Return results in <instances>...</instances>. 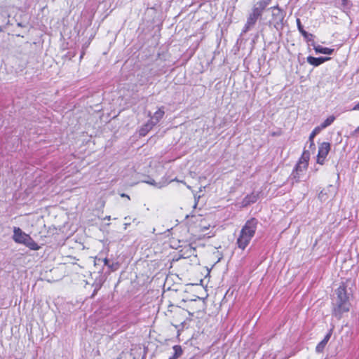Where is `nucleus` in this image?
<instances>
[{"label": "nucleus", "instance_id": "nucleus-7", "mask_svg": "<svg viewBox=\"0 0 359 359\" xmlns=\"http://www.w3.org/2000/svg\"><path fill=\"white\" fill-rule=\"evenodd\" d=\"M28 235L19 227L13 228V239L17 243L22 244Z\"/></svg>", "mask_w": 359, "mask_h": 359}, {"label": "nucleus", "instance_id": "nucleus-1", "mask_svg": "<svg viewBox=\"0 0 359 359\" xmlns=\"http://www.w3.org/2000/svg\"><path fill=\"white\" fill-rule=\"evenodd\" d=\"M336 297L333 299V315L340 318L342 314L348 312L350 309L351 304L347 294L346 287L344 285H340L335 290Z\"/></svg>", "mask_w": 359, "mask_h": 359}, {"label": "nucleus", "instance_id": "nucleus-19", "mask_svg": "<svg viewBox=\"0 0 359 359\" xmlns=\"http://www.w3.org/2000/svg\"><path fill=\"white\" fill-rule=\"evenodd\" d=\"M172 348L174 350V354L172 356L175 359H177L179 357H180L182 355L183 351H182L181 346L175 345L172 347Z\"/></svg>", "mask_w": 359, "mask_h": 359}, {"label": "nucleus", "instance_id": "nucleus-24", "mask_svg": "<svg viewBox=\"0 0 359 359\" xmlns=\"http://www.w3.org/2000/svg\"><path fill=\"white\" fill-rule=\"evenodd\" d=\"M359 133V126L353 131V135L357 136V134Z\"/></svg>", "mask_w": 359, "mask_h": 359}, {"label": "nucleus", "instance_id": "nucleus-17", "mask_svg": "<svg viewBox=\"0 0 359 359\" xmlns=\"http://www.w3.org/2000/svg\"><path fill=\"white\" fill-rule=\"evenodd\" d=\"M322 130V129L320 128V127L318 126L317 127H316L311 132V133L309 135V142H310V144H311V146H314V142H313V139L314 137L318 134L320 133V132Z\"/></svg>", "mask_w": 359, "mask_h": 359}, {"label": "nucleus", "instance_id": "nucleus-29", "mask_svg": "<svg viewBox=\"0 0 359 359\" xmlns=\"http://www.w3.org/2000/svg\"><path fill=\"white\" fill-rule=\"evenodd\" d=\"M197 205V201L195 202L194 207H196Z\"/></svg>", "mask_w": 359, "mask_h": 359}, {"label": "nucleus", "instance_id": "nucleus-13", "mask_svg": "<svg viewBox=\"0 0 359 359\" xmlns=\"http://www.w3.org/2000/svg\"><path fill=\"white\" fill-rule=\"evenodd\" d=\"M165 114V111L163 110V107L159 108L152 116H151V119L149 120L150 122L153 123L154 126H156L159 121L163 117Z\"/></svg>", "mask_w": 359, "mask_h": 359}, {"label": "nucleus", "instance_id": "nucleus-20", "mask_svg": "<svg viewBox=\"0 0 359 359\" xmlns=\"http://www.w3.org/2000/svg\"><path fill=\"white\" fill-rule=\"evenodd\" d=\"M297 28L299 31V32L305 37L306 38L308 36H309V34L307 32H306L304 29V27L302 25V23H301V21L299 18L297 19Z\"/></svg>", "mask_w": 359, "mask_h": 359}, {"label": "nucleus", "instance_id": "nucleus-22", "mask_svg": "<svg viewBox=\"0 0 359 359\" xmlns=\"http://www.w3.org/2000/svg\"><path fill=\"white\" fill-rule=\"evenodd\" d=\"M332 334V329L330 330V331L327 333V334L325 336L324 339L322 340L325 344H327L328 341L330 340L331 336Z\"/></svg>", "mask_w": 359, "mask_h": 359}, {"label": "nucleus", "instance_id": "nucleus-21", "mask_svg": "<svg viewBox=\"0 0 359 359\" xmlns=\"http://www.w3.org/2000/svg\"><path fill=\"white\" fill-rule=\"evenodd\" d=\"M327 345V344H325L324 341H321L320 342H319L316 347V351L317 353H322L325 347V346Z\"/></svg>", "mask_w": 359, "mask_h": 359}, {"label": "nucleus", "instance_id": "nucleus-10", "mask_svg": "<svg viewBox=\"0 0 359 359\" xmlns=\"http://www.w3.org/2000/svg\"><path fill=\"white\" fill-rule=\"evenodd\" d=\"M172 181H177V179L171 180V182ZM177 182H179V181L177 180ZM144 182H146L147 184H149L150 185H152L158 189H161V188L167 186L170 182V181H168L166 179L163 178L158 182H156L154 180H149L148 181H145Z\"/></svg>", "mask_w": 359, "mask_h": 359}, {"label": "nucleus", "instance_id": "nucleus-6", "mask_svg": "<svg viewBox=\"0 0 359 359\" xmlns=\"http://www.w3.org/2000/svg\"><path fill=\"white\" fill-rule=\"evenodd\" d=\"M269 1L267 0H261L257 1L252 9V12L250 13L252 15L257 16V18H260L262 15L264 10L269 5Z\"/></svg>", "mask_w": 359, "mask_h": 359}, {"label": "nucleus", "instance_id": "nucleus-23", "mask_svg": "<svg viewBox=\"0 0 359 359\" xmlns=\"http://www.w3.org/2000/svg\"><path fill=\"white\" fill-rule=\"evenodd\" d=\"M195 251H196V249L194 248H192L191 246H188V248L187 249V256L189 257V256L194 255Z\"/></svg>", "mask_w": 359, "mask_h": 359}, {"label": "nucleus", "instance_id": "nucleus-3", "mask_svg": "<svg viewBox=\"0 0 359 359\" xmlns=\"http://www.w3.org/2000/svg\"><path fill=\"white\" fill-rule=\"evenodd\" d=\"M269 10L271 11L272 15V18L269 22L270 24L273 25L276 30H281L283 27V20L285 15V12L278 6L271 7Z\"/></svg>", "mask_w": 359, "mask_h": 359}, {"label": "nucleus", "instance_id": "nucleus-12", "mask_svg": "<svg viewBox=\"0 0 359 359\" xmlns=\"http://www.w3.org/2000/svg\"><path fill=\"white\" fill-rule=\"evenodd\" d=\"M330 59V57H314L312 56H309L307 57V62H308V63H309L311 65L318 67L320 65L325 62V61L329 60Z\"/></svg>", "mask_w": 359, "mask_h": 359}, {"label": "nucleus", "instance_id": "nucleus-16", "mask_svg": "<svg viewBox=\"0 0 359 359\" xmlns=\"http://www.w3.org/2000/svg\"><path fill=\"white\" fill-rule=\"evenodd\" d=\"M154 126V123L148 121L147 123H145L140 129V135L142 136H145Z\"/></svg>", "mask_w": 359, "mask_h": 359}, {"label": "nucleus", "instance_id": "nucleus-5", "mask_svg": "<svg viewBox=\"0 0 359 359\" xmlns=\"http://www.w3.org/2000/svg\"><path fill=\"white\" fill-rule=\"evenodd\" d=\"M331 146L329 142H323L318 147V152L317 155V163L323 165L325 160L330 150Z\"/></svg>", "mask_w": 359, "mask_h": 359}, {"label": "nucleus", "instance_id": "nucleus-27", "mask_svg": "<svg viewBox=\"0 0 359 359\" xmlns=\"http://www.w3.org/2000/svg\"><path fill=\"white\" fill-rule=\"evenodd\" d=\"M121 197H126V198H127L128 199L130 200V196L126 194H121Z\"/></svg>", "mask_w": 359, "mask_h": 359}, {"label": "nucleus", "instance_id": "nucleus-25", "mask_svg": "<svg viewBox=\"0 0 359 359\" xmlns=\"http://www.w3.org/2000/svg\"><path fill=\"white\" fill-rule=\"evenodd\" d=\"M103 262L104 265L109 266L110 267V266L109 265V259L107 258H104Z\"/></svg>", "mask_w": 359, "mask_h": 359}, {"label": "nucleus", "instance_id": "nucleus-30", "mask_svg": "<svg viewBox=\"0 0 359 359\" xmlns=\"http://www.w3.org/2000/svg\"><path fill=\"white\" fill-rule=\"evenodd\" d=\"M169 359H175V358L173 356H172Z\"/></svg>", "mask_w": 359, "mask_h": 359}, {"label": "nucleus", "instance_id": "nucleus-26", "mask_svg": "<svg viewBox=\"0 0 359 359\" xmlns=\"http://www.w3.org/2000/svg\"><path fill=\"white\" fill-rule=\"evenodd\" d=\"M353 110H359V102L353 107Z\"/></svg>", "mask_w": 359, "mask_h": 359}, {"label": "nucleus", "instance_id": "nucleus-2", "mask_svg": "<svg viewBox=\"0 0 359 359\" xmlns=\"http://www.w3.org/2000/svg\"><path fill=\"white\" fill-rule=\"evenodd\" d=\"M309 158V153L304 152L302 156L299 159L298 163L296 165L294 170L289 177V180L291 181L292 184L297 183L301 180V178L307 169Z\"/></svg>", "mask_w": 359, "mask_h": 359}, {"label": "nucleus", "instance_id": "nucleus-31", "mask_svg": "<svg viewBox=\"0 0 359 359\" xmlns=\"http://www.w3.org/2000/svg\"><path fill=\"white\" fill-rule=\"evenodd\" d=\"M346 0H343L344 2H345Z\"/></svg>", "mask_w": 359, "mask_h": 359}, {"label": "nucleus", "instance_id": "nucleus-9", "mask_svg": "<svg viewBox=\"0 0 359 359\" xmlns=\"http://www.w3.org/2000/svg\"><path fill=\"white\" fill-rule=\"evenodd\" d=\"M250 241L251 238H250L249 236H245L240 232L239 236L237 238L236 244L240 249L245 250L250 243Z\"/></svg>", "mask_w": 359, "mask_h": 359}, {"label": "nucleus", "instance_id": "nucleus-28", "mask_svg": "<svg viewBox=\"0 0 359 359\" xmlns=\"http://www.w3.org/2000/svg\"><path fill=\"white\" fill-rule=\"evenodd\" d=\"M111 217L110 216H106L104 219L110 220Z\"/></svg>", "mask_w": 359, "mask_h": 359}, {"label": "nucleus", "instance_id": "nucleus-11", "mask_svg": "<svg viewBox=\"0 0 359 359\" xmlns=\"http://www.w3.org/2000/svg\"><path fill=\"white\" fill-rule=\"evenodd\" d=\"M22 244L32 250H38L40 248V246L32 239L29 235L26 237Z\"/></svg>", "mask_w": 359, "mask_h": 359}, {"label": "nucleus", "instance_id": "nucleus-14", "mask_svg": "<svg viewBox=\"0 0 359 359\" xmlns=\"http://www.w3.org/2000/svg\"><path fill=\"white\" fill-rule=\"evenodd\" d=\"M314 50L317 53H322L326 55H332L334 52V49L323 47L321 46H317L314 47Z\"/></svg>", "mask_w": 359, "mask_h": 359}, {"label": "nucleus", "instance_id": "nucleus-4", "mask_svg": "<svg viewBox=\"0 0 359 359\" xmlns=\"http://www.w3.org/2000/svg\"><path fill=\"white\" fill-rule=\"evenodd\" d=\"M257 224L258 222L255 218L248 220L241 229V233L245 236H249V238L252 239L256 232Z\"/></svg>", "mask_w": 359, "mask_h": 359}, {"label": "nucleus", "instance_id": "nucleus-8", "mask_svg": "<svg viewBox=\"0 0 359 359\" xmlns=\"http://www.w3.org/2000/svg\"><path fill=\"white\" fill-rule=\"evenodd\" d=\"M258 19H259V18L250 13L249 16L247 18L246 23H245V25L243 27V29L242 31V34L246 33L250 29H251L254 27V25H255V23Z\"/></svg>", "mask_w": 359, "mask_h": 359}, {"label": "nucleus", "instance_id": "nucleus-18", "mask_svg": "<svg viewBox=\"0 0 359 359\" xmlns=\"http://www.w3.org/2000/svg\"><path fill=\"white\" fill-rule=\"evenodd\" d=\"M335 120V116H330L319 126L322 130L330 126Z\"/></svg>", "mask_w": 359, "mask_h": 359}, {"label": "nucleus", "instance_id": "nucleus-15", "mask_svg": "<svg viewBox=\"0 0 359 359\" xmlns=\"http://www.w3.org/2000/svg\"><path fill=\"white\" fill-rule=\"evenodd\" d=\"M257 196L256 195H254V194L248 195L243 198V200L242 201V205H243V206H248L251 203H255L257 201Z\"/></svg>", "mask_w": 359, "mask_h": 359}]
</instances>
